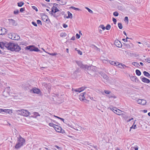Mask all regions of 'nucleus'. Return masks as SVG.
I'll return each instance as SVG.
<instances>
[{
  "mask_svg": "<svg viewBox=\"0 0 150 150\" xmlns=\"http://www.w3.org/2000/svg\"><path fill=\"white\" fill-rule=\"evenodd\" d=\"M4 47L12 51L18 52L21 50V47L17 44L6 42L5 41L0 42V47L3 48Z\"/></svg>",
  "mask_w": 150,
  "mask_h": 150,
  "instance_id": "nucleus-1",
  "label": "nucleus"
},
{
  "mask_svg": "<svg viewBox=\"0 0 150 150\" xmlns=\"http://www.w3.org/2000/svg\"><path fill=\"white\" fill-rule=\"evenodd\" d=\"M17 142V143L15 146V148L16 149H18L22 146L25 143V140L19 135V137H18Z\"/></svg>",
  "mask_w": 150,
  "mask_h": 150,
  "instance_id": "nucleus-2",
  "label": "nucleus"
},
{
  "mask_svg": "<svg viewBox=\"0 0 150 150\" xmlns=\"http://www.w3.org/2000/svg\"><path fill=\"white\" fill-rule=\"evenodd\" d=\"M87 67L86 71H87V73L91 76H94L96 71V67L93 66H88Z\"/></svg>",
  "mask_w": 150,
  "mask_h": 150,
  "instance_id": "nucleus-3",
  "label": "nucleus"
},
{
  "mask_svg": "<svg viewBox=\"0 0 150 150\" xmlns=\"http://www.w3.org/2000/svg\"><path fill=\"white\" fill-rule=\"evenodd\" d=\"M16 112L18 114L25 116H28L30 115L28 111L25 110H16Z\"/></svg>",
  "mask_w": 150,
  "mask_h": 150,
  "instance_id": "nucleus-4",
  "label": "nucleus"
},
{
  "mask_svg": "<svg viewBox=\"0 0 150 150\" xmlns=\"http://www.w3.org/2000/svg\"><path fill=\"white\" fill-rule=\"evenodd\" d=\"M26 50H29L31 51L40 52V51L37 47L33 45H30L25 48Z\"/></svg>",
  "mask_w": 150,
  "mask_h": 150,
  "instance_id": "nucleus-5",
  "label": "nucleus"
},
{
  "mask_svg": "<svg viewBox=\"0 0 150 150\" xmlns=\"http://www.w3.org/2000/svg\"><path fill=\"white\" fill-rule=\"evenodd\" d=\"M76 62L81 68L86 70V69L87 68V67L88 66V65L83 64L82 62L80 61H76Z\"/></svg>",
  "mask_w": 150,
  "mask_h": 150,
  "instance_id": "nucleus-6",
  "label": "nucleus"
},
{
  "mask_svg": "<svg viewBox=\"0 0 150 150\" xmlns=\"http://www.w3.org/2000/svg\"><path fill=\"white\" fill-rule=\"evenodd\" d=\"M40 16L41 17L42 19L44 22H47L48 19H49V22H50L48 16L46 15L44 13H40Z\"/></svg>",
  "mask_w": 150,
  "mask_h": 150,
  "instance_id": "nucleus-7",
  "label": "nucleus"
},
{
  "mask_svg": "<svg viewBox=\"0 0 150 150\" xmlns=\"http://www.w3.org/2000/svg\"><path fill=\"white\" fill-rule=\"evenodd\" d=\"M110 109L114 112L116 113L117 114L119 115H122L123 114V112L119 109L117 110L113 108H110Z\"/></svg>",
  "mask_w": 150,
  "mask_h": 150,
  "instance_id": "nucleus-8",
  "label": "nucleus"
},
{
  "mask_svg": "<svg viewBox=\"0 0 150 150\" xmlns=\"http://www.w3.org/2000/svg\"><path fill=\"white\" fill-rule=\"evenodd\" d=\"M137 103L142 105H144L146 103V101L144 99H139L136 100Z\"/></svg>",
  "mask_w": 150,
  "mask_h": 150,
  "instance_id": "nucleus-9",
  "label": "nucleus"
},
{
  "mask_svg": "<svg viewBox=\"0 0 150 150\" xmlns=\"http://www.w3.org/2000/svg\"><path fill=\"white\" fill-rule=\"evenodd\" d=\"M49 13L56 18H57L60 16V14L59 13H57V14H55V13H54V10H51V11H49Z\"/></svg>",
  "mask_w": 150,
  "mask_h": 150,
  "instance_id": "nucleus-10",
  "label": "nucleus"
},
{
  "mask_svg": "<svg viewBox=\"0 0 150 150\" xmlns=\"http://www.w3.org/2000/svg\"><path fill=\"white\" fill-rule=\"evenodd\" d=\"M114 44L117 47H122V44L121 42L117 40H115Z\"/></svg>",
  "mask_w": 150,
  "mask_h": 150,
  "instance_id": "nucleus-11",
  "label": "nucleus"
},
{
  "mask_svg": "<svg viewBox=\"0 0 150 150\" xmlns=\"http://www.w3.org/2000/svg\"><path fill=\"white\" fill-rule=\"evenodd\" d=\"M8 20L9 23L13 26H16L18 24L17 23H16L15 21L12 19H9Z\"/></svg>",
  "mask_w": 150,
  "mask_h": 150,
  "instance_id": "nucleus-12",
  "label": "nucleus"
},
{
  "mask_svg": "<svg viewBox=\"0 0 150 150\" xmlns=\"http://www.w3.org/2000/svg\"><path fill=\"white\" fill-rule=\"evenodd\" d=\"M7 31V30L5 28L0 27V35H5V34Z\"/></svg>",
  "mask_w": 150,
  "mask_h": 150,
  "instance_id": "nucleus-13",
  "label": "nucleus"
},
{
  "mask_svg": "<svg viewBox=\"0 0 150 150\" xmlns=\"http://www.w3.org/2000/svg\"><path fill=\"white\" fill-rule=\"evenodd\" d=\"M54 129L58 132H60L62 131L61 127L56 125L55 126H54Z\"/></svg>",
  "mask_w": 150,
  "mask_h": 150,
  "instance_id": "nucleus-14",
  "label": "nucleus"
},
{
  "mask_svg": "<svg viewBox=\"0 0 150 150\" xmlns=\"http://www.w3.org/2000/svg\"><path fill=\"white\" fill-rule=\"evenodd\" d=\"M85 88H86L82 87L77 89H76L75 90V91L76 92H78L79 93H80L84 90Z\"/></svg>",
  "mask_w": 150,
  "mask_h": 150,
  "instance_id": "nucleus-15",
  "label": "nucleus"
},
{
  "mask_svg": "<svg viewBox=\"0 0 150 150\" xmlns=\"http://www.w3.org/2000/svg\"><path fill=\"white\" fill-rule=\"evenodd\" d=\"M8 35L9 36L11 35L12 37L11 38H16V37H19V38H20L18 35L15 33H10L9 34H8Z\"/></svg>",
  "mask_w": 150,
  "mask_h": 150,
  "instance_id": "nucleus-16",
  "label": "nucleus"
},
{
  "mask_svg": "<svg viewBox=\"0 0 150 150\" xmlns=\"http://www.w3.org/2000/svg\"><path fill=\"white\" fill-rule=\"evenodd\" d=\"M142 81L144 82L149 83L150 82V80L145 77H143L142 79Z\"/></svg>",
  "mask_w": 150,
  "mask_h": 150,
  "instance_id": "nucleus-17",
  "label": "nucleus"
},
{
  "mask_svg": "<svg viewBox=\"0 0 150 150\" xmlns=\"http://www.w3.org/2000/svg\"><path fill=\"white\" fill-rule=\"evenodd\" d=\"M32 91L34 93H36L39 94L40 93V91L38 88H33L32 89Z\"/></svg>",
  "mask_w": 150,
  "mask_h": 150,
  "instance_id": "nucleus-18",
  "label": "nucleus"
},
{
  "mask_svg": "<svg viewBox=\"0 0 150 150\" xmlns=\"http://www.w3.org/2000/svg\"><path fill=\"white\" fill-rule=\"evenodd\" d=\"M68 16L66 17V18H70L72 19L73 18V15L69 11H67Z\"/></svg>",
  "mask_w": 150,
  "mask_h": 150,
  "instance_id": "nucleus-19",
  "label": "nucleus"
},
{
  "mask_svg": "<svg viewBox=\"0 0 150 150\" xmlns=\"http://www.w3.org/2000/svg\"><path fill=\"white\" fill-rule=\"evenodd\" d=\"M118 67L120 68L121 69L124 68V67H126L125 65L123 64H120L118 62V64H117V66Z\"/></svg>",
  "mask_w": 150,
  "mask_h": 150,
  "instance_id": "nucleus-20",
  "label": "nucleus"
},
{
  "mask_svg": "<svg viewBox=\"0 0 150 150\" xmlns=\"http://www.w3.org/2000/svg\"><path fill=\"white\" fill-rule=\"evenodd\" d=\"M3 112L9 114H11L12 113V111L11 110L4 109L3 110Z\"/></svg>",
  "mask_w": 150,
  "mask_h": 150,
  "instance_id": "nucleus-21",
  "label": "nucleus"
},
{
  "mask_svg": "<svg viewBox=\"0 0 150 150\" xmlns=\"http://www.w3.org/2000/svg\"><path fill=\"white\" fill-rule=\"evenodd\" d=\"M131 80L134 82H136L137 81H138L137 78L136 76H132L131 77Z\"/></svg>",
  "mask_w": 150,
  "mask_h": 150,
  "instance_id": "nucleus-22",
  "label": "nucleus"
},
{
  "mask_svg": "<svg viewBox=\"0 0 150 150\" xmlns=\"http://www.w3.org/2000/svg\"><path fill=\"white\" fill-rule=\"evenodd\" d=\"M110 63L112 65L116 66L117 65V64H118V62H115L114 61H111L110 62Z\"/></svg>",
  "mask_w": 150,
  "mask_h": 150,
  "instance_id": "nucleus-23",
  "label": "nucleus"
},
{
  "mask_svg": "<svg viewBox=\"0 0 150 150\" xmlns=\"http://www.w3.org/2000/svg\"><path fill=\"white\" fill-rule=\"evenodd\" d=\"M24 4L23 2L20 1L17 3V5L19 7H21Z\"/></svg>",
  "mask_w": 150,
  "mask_h": 150,
  "instance_id": "nucleus-24",
  "label": "nucleus"
},
{
  "mask_svg": "<svg viewBox=\"0 0 150 150\" xmlns=\"http://www.w3.org/2000/svg\"><path fill=\"white\" fill-rule=\"evenodd\" d=\"M107 97L109 98H116V97L112 93L107 96Z\"/></svg>",
  "mask_w": 150,
  "mask_h": 150,
  "instance_id": "nucleus-25",
  "label": "nucleus"
},
{
  "mask_svg": "<svg viewBox=\"0 0 150 150\" xmlns=\"http://www.w3.org/2000/svg\"><path fill=\"white\" fill-rule=\"evenodd\" d=\"M143 74L146 76H147L149 78H150V74L148 72L146 71H144L143 72Z\"/></svg>",
  "mask_w": 150,
  "mask_h": 150,
  "instance_id": "nucleus-26",
  "label": "nucleus"
},
{
  "mask_svg": "<svg viewBox=\"0 0 150 150\" xmlns=\"http://www.w3.org/2000/svg\"><path fill=\"white\" fill-rule=\"evenodd\" d=\"M132 64L136 67H139V66H140L139 63L137 62H133Z\"/></svg>",
  "mask_w": 150,
  "mask_h": 150,
  "instance_id": "nucleus-27",
  "label": "nucleus"
},
{
  "mask_svg": "<svg viewBox=\"0 0 150 150\" xmlns=\"http://www.w3.org/2000/svg\"><path fill=\"white\" fill-rule=\"evenodd\" d=\"M70 8H72L75 10H76V11H81V10L78 8H76L73 6H70Z\"/></svg>",
  "mask_w": 150,
  "mask_h": 150,
  "instance_id": "nucleus-28",
  "label": "nucleus"
},
{
  "mask_svg": "<svg viewBox=\"0 0 150 150\" xmlns=\"http://www.w3.org/2000/svg\"><path fill=\"white\" fill-rule=\"evenodd\" d=\"M60 36L61 37H65L67 36V34L64 32H62L60 34Z\"/></svg>",
  "mask_w": 150,
  "mask_h": 150,
  "instance_id": "nucleus-29",
  "label": "nucleus"
},
{
  "mask_svg": "<svg viewBox=\"0 0 150 150\" xmlns=\"http://www.w3.org/2000/svg\"><path fill=\"white\" fill-rule=\"evenodd\" d=\"M136 73L137 75L139 76H140L141 74V72H140V71L138 69H137L136 70Z\"/></svg>",
  "mask_w": 150,
  "mask_h": 150,
  "instance_id": "nucleus-30",
  "label": "nucleus"
},
{
  "mask_svg": "<svg viewBox=\"0 0 150 150\" xmlns=\"http://www.w3.org/2000/svg\"><path fill=\"white\" fill-rule=\"evenodd\" d=\"M91 47H92V48H94V49L96 50H100V49H99V48H98L97 47H96L94 45H92L91 46Z\"/></svg>",
  "mask_w": 150,
  "mask_h": 150,
  "instance_id": "nucleus-31",
  "label": "nucleus"
},
{
  "mask_svg": "<svg viewBox=\"0 0 150 150\" xmlns=\"http://www.w3.org/2000/svg\"><path fill=\"white\" fill-rule=\"evenodd\" d=\"M74 129L77 131H80L81 129V127L79 126H77V127H76V128H74Z\"/></svg>",
  "mask_w": 150,
  "mask_h": 150,
  "instance_id": "nucleus-32",
  "label": "nucleus"
},
{
  "mask_svg": "<svg viewBox=\"0 0 150 150\" xmlns=\"http://www.w3.org/2000/svg\"><path fill=\"white\" fill-rule=\"evenodd\" d=\"M105 27V29L109 30L110 29L111 25L109 24H108Z\"/></svg>",
  "mask_w": 150,
  "mask_h": 150,
  "instance_id": "nucleus-33",
  "label": "nucleus"
},
{
  "mask_svg": "<svg viewBox=\"0 0 150 150\" xmlns=\"http://www.w3.org/2000/svg\"><path fill=\"white\" fill-rule=\"evenodd\" d=\"M118 26L120 29H122V24L121 23H118Z\"/></svg>",
  "mask_w": 150,
  "mask_h": 150,
  "instance_id": "nucleus-34",
  "label": "nucleus"
},
{
  "mask_svg": "<svg viewBox=\"0 0 150 150\" xmlns=\"http://www.w3.org/2000/svg\"><path fill=\"white\" fill-rule=\"evenodd\" d=\"M124 20L127 24L128 23L129 19L128 17L126 16L124 18Z\"/></svg>",
  "mask_w": 150,
  "mask_h": 150,
  "instance_id": "nucleus-35",
  "label": "nucleus"
},
{
  "mask_svg": "<svg viewBox=\"0 0 150 150\" xmlns=\"http://www.w3.org/2000/svg\"><path fill=\"white\" fill-rule=\"evenodd\" d=\"M37 23L39 25H42V23L41 21L39 20H38L37 21Z\"/></svg>",
  "mask_w": 150,
  "mask_h": 150,
  "instance_id": "nucleus-36",
  "label": "nucleus"
},
{
  "mask_svg": "<svg viewBox=\"0 0 150 150\" xmlns=\"http://www.w3.org/2000/svg\"><path fill=\"white\" fill-rule=\"evenodd\" d=\"M85 8L88 11V12H89L90 13H93V11L91 10V9H90V8H88L87 7H85Z\"/></svg>",
  "mask_w": 150,
  "mask_h": 150,
  "instance_id": "nucleus-37",
  "label": "nucleus"
},
{
  "mask_svg": "<svg viewBox=\"0 0 150 150\" xmlns=\"http://www.w3.org/2000/svg\"><path fill=\"white\" fill-rule=\"evenodd\" d=\"M103 78L105 79H108V77L105 74H103L102 75Z\"/></svg>",
  "mask_w": 150,
  "mask_h": 150,
  "instance_id": "nucleus-38",
  "label": "nucleus"
},
{
  "mask_svg": "<svg viewBox=\"0 0 150 150\" xmlns=\"http://www.w3.org/2000/svg\"><path fill=\"white\" fill-rule=\"evenodd\" d=\"M119 14V13L117 11H115L113 13V15L115 16H117Z\"/></svg>",
  "mask_w": 150,
  "mask_h": 150,
  "instance_id": "nucleus-39",
  "label": "nucleus"
},
{
  "mask_svg": "<svg viewBox=\"0 0 150 150\" xmlns=\"http://www.w3.org/2000/svg\"><path fill=\"white\" fill-rule=\"evenodd\" d=\"M99 27L101 28L103 30H104L105 29V27L103 25H100Z\"/></svg>",
  "mask_w": 150,
  "mask_h": 150,
  "instance_id": "nucleus-40",
  "label": "nucleus"
},
{
  "mask_svg": "<svg viewBox=\"0 0 150 150\" xmlns=\"http://www.w3.org/2000/svg\"><path fill=\"white\" fill-rule=\"evenodd\" d=\"M19 11L18 9H16L13 11V13L15 15L18 14L19 13Z\"/></svg>",
  "mask_w": 150,
  "mask_h": 150,
  "instance_id": "nucleus-41",
  "label": "nucleus"
},
{
  "mask_svg": "<svg viewBox=\"0 0 150 150\" xmlns=\"http://www.w3.org/2000/svg\"><path fill=\"white\" fill-rule=\"evenodd\" d=\"M47 53L52 56H55L57 55V52H54V53Z\"/></svg>",
  "mask_w": 150,
  "mask_h": 150,
  "instance_id": "nucleus-42",
  "label": "nucleus"
},
{
  "mask_svg": "<svg viewBox=\"0 0 150 150\" xmlns=\"http://www.w3.org/2000/svg\"><path fill=\"white\" fill-rule=\"evenodd\" d=\"M112 21L113 22V23L115 25L116 23L117 20L114 17L112 18Z\"/></svg>",
  "mask_w": 150,
  "mask_h": 150,
  "instance_id": "nucleus-43",
  "label": "nucleus"
},
{
  "mask_svg": "<svg viewBox=\"0 0 150 150\" xmlns=\"http://www.w3.org/2000/svg\"><path fill=\"white\" fill-rule=\"evenodd\" d=\"M49 125L50 126L53 127L54 128V126H55L56 125H54V124L52 123H49Z\"/></svg>",
  "mask_w": 150,
  "mask_h": 150,
  "instance_id": "nucleus-44",
  "label": "nucleus"
},
{
  "mask_svg": "<svg viewBox=\"0 0 150 150\" xmlns=\"http://www.w3.org/2000/svg\"><path fill=\"white\" fill-rule=\"evenodd\" d=\"M25 10V8H22L20 9V11L21 13L23 12Z\"/></svg>",
  "mask_w": 150,
  "mask_h": 150,
  "instance_id": "nucleus-45",
  "label": "nucleus"
},
{
  "mask_svg": "<svg viewBox=\"0 0 150 150\" xmlns=\"http://www.w3.org/2000/svg\"><path fill=\"white\" fill-rule=\"evenodd\" d=\"M59 9H58L57 7H55L54 10V13H56L59 12Z\"/></svg>",
  "mask_w": 150,
  "mask_h": 150,
  "instance_id": "nucleus-46",
  "label": "nucleus"
},
{
  "mask_svg": "<svg viewBox=\"0 0 150 150\" xmlns=\"http://www.w3.org/2000/svg\"><path fill=\"white\" fill-rule=\"evenodd\" d=\"M86 93L85 92H84V93H81L80 94V96L82 97H84V95L86 94Z\"/></svg>",
  "mask_w": 150,
  "mask_h": 150,
  "instance_id": "nucleus-47",
  "label": "nucleus"
},
{
  "mask_svg": "<svg viewBox=\"0 0 150 150\" xmlns=\"http://www.w3.org/2000/svg\"><path fill=\"white\" fill-rule=\"evenodd\" d=\"M32 8L33 9L35 10L36 12L38 11V10L36 6H32Z\"/></svg>",
  "mask_w": 150,
  "mask_h": 150,
  "instance_id": "nucleus-48",
  "label": "nucleus"
},
{
  "mask_svg": "<svg viewBox=\"0 0 150 150\" xmlns=\"http://www.w3.org/2000/svg\"><path fill=\"white\" fill-rule=\"evenodd\" d=\"M61 4H60L61 5H66L67 4V2L66 1H61Z\"/></svg>",
  "mask_w": 150,
  "mask_h": 150,
  "instance_id": "nucleus-49",
  "label": "nucleus"
},
{
  "mask_svg": "<svg viewBox=\"0 0 150 150\" xmlns=\"http://www.w3.org/2000/svg\"><path fill=\"white\" fill-rule=\"evenodd\" d=\"M128 39H130V38H123L122 39V40L124 42H127V41H128ZM130 39H131V38H130Z\"/></svg>",
  "mask_w": 150,
  "mask_h": 150,
  "instance_id": "nucleus-50",
  "label": "nucleus"
},
{
  "mask_svg": "<svg viewBox=\"0 0 150 150\" xmlns=\"http://www.w3.org/2000/svg\"><path fill=\"white\" fill-rule=\"evenodd\" d=\"M32 24L35 27H37L38 25L34 21H32Z\"/></svg>",
  "mask_w": 150,
  "mask_h": 150,
  "instance_id": "nucleus-51",
  "label": "nucleus"
},
{
  "mask_svg": "<svg viewBox=\"0 0 150 150\" xmlns=\"http://www.w3.org/2000/svg\"><path fill=\"white\" fill-rule=\"evenodd\" d=\"M104 92L105 93H106V94H110L111 93V92L110 91H106V90H105L104 91Z\"/></svg>",
  "mask_w": 150,
  "mask_h": 150,
  "instance_id": "nucleus-52",
  "label": "nucleus"
},
{
  "mask_svg": "<svg viewBox=\"0 0 150 150\" xmlns=\"http://www.w3.org/2000/svg\"><path fill=\"white\" fill-rule=\"evenodd\" d=\"M40 4L43 7L45 6L47 8H50V7L48 6H47L45 4H44L42 3H40Z\"/></svg>",
  "mask_w": 150,
  "mask_h": 150,
  "instance_id": "nucleus-53",
  "label": "nucleus"
},
{
  "mask_svg": "<svg viewBox=\"0 0 150 150\" xmlns=\"http://www.w3.org/2000/svg\"><path fill=\"white\" fill-rule=\"evenodd\" d=\"M85 97H82L80 96H79V99H80V100H84L85 99Z\"/></svg>",
  "mask_w": 150,
  "mask_h": 150,
  "instance_id": "nucleus-54",
  "label": "nucleus"
},
{
  "mask_svg": "<svg viewBox=\"0 0 150 150\" xmlns=\"http://www.w3.org/2000/svg\"><path fill=\"white\" fill-rule=\"evenodd\" d=\"M77 51L78 52V54L81 55L82 54V52L80 50H78Z\"/></svg>",
  "mask_w": 150,
  "mask_h": 150,
  "instance_id": "nucleus-55",
  "label": "nucleus"
},
{
  "mask_svg": "<svg viewBox=\"0 0 150 150\" xmlns=\"http://www.w3.org/2000/svg\"><path fill=\"white\" fill-rule=\"evenodd\" d=\"M63 26L64 28H66L68 27V25L65 24H63Z\"/></svg>",
  "mask_w": 150,
  "mask_h": 150,
  "instance_id": "nucleus-56",
  "label": "nucleus"
},
{
  "mask_svg": "<svg viewBox=\"0 0 150 150\" xmlns=\"http://www.w3.org/2000/svg\"><path fill=\"white\" fill-rule=\"evenodd\" d=\"M79 72V69H77L76 70H75V71H74V74H76L77 73Z\"/></svg>",
  "mask_w": 150,
  "mask_h": 150,
  "instance_id": "nucleus-57",
  "label": "nucleus"
},
{
  "mask_svg": "<svg viewBox=\"0 0 150 150\" xmlns=\"http://www.w3.org/2000/svg\"><path fill=\"white\" fill-rule=\"evenodd\" d=\"M145 60L146 62L150 63V59H147H147H145Z\"/></svg>",
  "mask_w": 150,
  "mask_h": 150,
  "instance_id": "nucleus-58",
  "label": "nucleus"
},
{
  "mask_svg": "<svg viewBox=\"0 0 150 150\" xmlns=\"http://www.w3.org/2000/svg\"><path fill=\"white\" fill-rule=\"evenodd\" d=\"M53 6H54V8L56 7H57L58 6V4L56 3H53Z\"/></svg>",
  "mask_w": 150,
  "mask_h": 150,
  "instance_id": "nucleus-59",
  "label": "nucleus"
},
{
  "mask_svg": "<svg viewBox=\"0 0 150 150\" xmlns=\"http://www.w3.org/2000/svg\"><path fill=\"white\" fill-rule=\"evenodd\" d=\"M76 38H80V35L78 33H76Z\"/></svg>",
  "mask_w": 150,
  "mask_h": 150,
  "instance_id": "nucleus-60",
  "label": "nucleus"
},
{
  "mask_svg": "<svg viewBox=\"0 0 150 150\" xmlns=\"http://www.w3.org/2000/svg\"><path fill=\"white\" fill-rule=\"evenodd\" d=\"M42 85L43 86H45V87H47V84L46 83H42Z\"/></svg>",
  "mask_w": 150,
  "mask_h": 150,
  "instance_id": "nucleus-61",
  "label": "nucleus"
},
{
  "mask_svg": "<svg viewBox=\"0 0 150 150\" xmlns=\"http://www.w3.org/2000/svg\"><path fill=\"white\" fill-rule=\"evenodd\" d=\"M34 115H35L36 116H38V115H39V116H40V115H39V114H38V113H37V112H34Z\"/></svg>",
  "mask_w": 150,
  "mask_h": 150,
  "instance_id": "nucleus-62",
  "label": "nucleus"
},
{
  "mask_svg": "<svg viewBox=\"0 0 150 150\" xmlns=\"http://www.w3.org/2000/svg\"><path fill=\"white\" fill-rule=\"evenodd\" d=\"M134 148L135 150H138V146H136L135 147H134Z\"/></svg>",
  "mask_w": 150,
  "mask_h": 150,
  "instance_id": "nucleus-63",
  "label": "nucleus"
},
{
  "mask_svg": "<svg viewBox=\"0 0 150 150\" xmlns=\"http://www.w3.org/2000/svg\"><path fill=\"white\" fill-rule=\"evenodd\" d=\"M84 100V102L85 103H88V102H89V101L88 100L85 99H85Z\"/></svg>",
  "mask_w": 150,
  "mask_h": 150,
  "instance_id": "nucleus-64",
  "label": "nucleus"
}]
</instances>
